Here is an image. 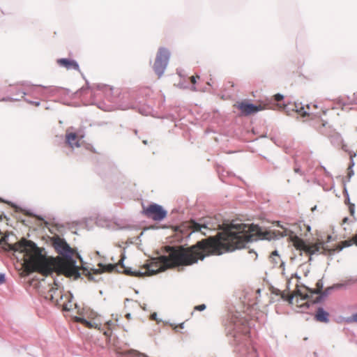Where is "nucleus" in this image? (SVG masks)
<instances>
[{"label": "nucleus", "instance_id": "1", "mask_svg": "<svg viewBox=\"0 0 357 357\" xmlns=\"http://www.w3.org/2000/svg\"><path fill=\"white\" fill-rule=\"evenodd\" d=\"M259 231L257 225L231 224L216 236L199 241L190 247L166 246L168 255H162L161 259L169 268L190 266L210 255H221L242 248L246 243L252 241Z\"/></svg>", "mask_w": 357, "mask_h": 357}, {"label": "nucleus", "instance_id": "2", "mask_svg": "<svg viewBox=\"0 0 357 357\" xmlns=\"http://www.w3.org/2000/svg\"><path fill=\"white\" fill-rule=\"evenodd\" d=\"M14 252L23 254V268L26 275L38 272L47 276L55 271L66 277L79 278V269L70 258L48 259L43 253V249L37 247L31 241L22 238L19 242L9 245Z\"/></svg>", "mask_w": 357, "mask_h": 357}, {"label": "nucleus", "instance_id": "3", "mask_svg": "<svg viewBox=\"0 0 357 357\" xmlns=\"http://www.w3.org/2000/svg\"><path fill=\"white\" fill-rule=\"evenodd\" d=\"M54 285L55 287H52L48 291L45 298L50 300L55 305L62 308L63 310H70L72 307L70 294L63 292L55 282Z\"/></svg>", "mask_w": 357, "mask_h": 357}, {"label": "nucleus", "instance_id": "4", "mask_svg": "<svg viewBox=\"0 0 357 357\" xmlns=\"http://www.w3.org/2000/svg\"><path fill=\"white\" fill-rule=\"evenodd\" d=\"M312 296L310 289L305 286H297L296 290L289 296V303L299 307H309V297Z\"/></svg>", "mask_w": 357, "mask_h": 357}, {"label": "nucleus", "instance_id": "5", "mask_svg": "<svg viewBox=\"0 0 357 357\" xmlns=\"http://www.w3.org/2000/svg\"><path fill=\"white\" fill-rule=\"evenodd\" d=\"M293 245L296 250L304 251L305 253L312 255L316 253H325L327 249L324 242H317L307 245L305 242L297 236L291 238Z\"/></svg>", "mask_w": 357, "mask_h": 357}, {"label": "nucleus", "instance_id": "6", "mask_svg": "<svg viewBox=\"0 0 357 357\" xmlns=\"http://www.w3.org/2000/svg\"><path fill=\"white\" fill-rule=\"evenodd\" d=\"M169 59V52L164 48L159 49L153 65V69L158 77L163 74Z\"/></svg>", "mask_w": 357, "mask_h": 357}, {"label": "nucleus", "instance_id": "7", "mask_svg": "<svg viewBox=\"0 0 357 357\" xmlns=\"http://www.w3.org/2000/svg\"><path fill=\"white\" fill-rule=\"evenodd\" d=\"M143 214L155 221H160L167 216V211L157 204H151L147 207L143 206Z\"/></svg>", "mask_w": 357, "mask_h": 357}, {"label": "nucleus", "instance_id": "8", "mask_svg": "<svg viewBox=\"0 0 357 357\" xmlns=\"http://www.w3.org/2000/svg\"><path fill=\"white\" fill-rule=\"evenodd\" d=\"M234 107L240 112L241 116H249L265 109L261 105H255L247 100L237 101L234 104Z\"/></svg>", "mask_w": 357, "mask_h": 357}, {"label": "nucleus", "instance_id": "9", "mask_svg": "<svg viewBox=\"0 0 357 357\" xmlns=\"http://www.w3.org/2000/svg\"><path fill=\"white\" fill-rule=\"evenodd\" d=\"M77 321L89 328H95L102 331L103 334L107 337H109L112 335V331L114 326V324L112 321H108L104 324L102 328H100L101 325L96 324L94 321H89L84 318H79Z\"/></svg>", "mask_w": 357, "mask_h": 357}, {"label": "nucleus", "instance_id": "10", "mask_svg": "<svg viewBox=\"0 0 357 357\" xmlns=\"http://www.w3.org/2000/svg\"><path fill=\"white\" fill-rule=\"evenodd\" d=\"M167 268L166 265L162 261L161 256H160L157 258V261L144 265L142 268V270L144 271L142 273H144V275H151L164 271Z\"/></svg>", "mask_w": 357, "mask_h": 357}, {"label": "nucleus", "instance_id": "11", "mask_svg": "<svg viewBox=\"0 0 357 357\" xmlns=\"http://www.w3.org/2000/svg\"><path fill=\"white\" fill-rule=\"evenodd\" d=\"M53 245L56 252L61 255L71 253L72 250L64 239L59 236H55L52 239Z\"/></svg>", "mask_w": 357, "mask_h": 357}, {"label": "nucleus", "instance_id": "12", "mask_svg": "<svg viewBox=\"0 0 357 357\" xmlns=\"http://www.w3.org/2000/svg\"><path fill=\"white\" fill-rule=\"evenodd\" d=\"M59 66L63 67L67 70H75L80 71L79 67L77 61L69 59H59L56 61Z\"/></svg>", "mask_w": 357, "mask_h": 357}, {"label": "nucleus", "instance_id": "13", "mask_svg": "<svg viewBox=\"0 0 357 357\" xmlns=\"http://www.w3.org/2000/svg\"><path fill=\"white\" fill-rule=\"evenodd\" d=\"M125 257L124 256H122L121 259H120V262H121V269H122L121 271H118V272H121L127 275H129V276H132V277H138V278H141V277H143L144 276V273H142V271L141 270H135V271H132L131 268H129V267H126L123 264V261Z\"/></svg>", "mask_w": 357, "mask_h": 357}, {"label": "nucleus", "instance_id": "14", "mask_svg": "<svg viewBox=\"0 0 357 357\" xmlns=\"http://www.w3.org/2000/svg\"><path fill=\"white\" fill-rule=\"evenodd\" d=\"M99 269H91V271L93 274H100L104 272L112 273L115 271L118 266H121V262L119 261L116 264H107L103 265L102 264H98Z\"/></svg>", "mask_w": 357, "mask_h": 357}, {"label": "nucleus", "instance_id": "15", "mask_svg": "<svg viewBox=\"0 0 357 357\" xmlns=\"http://www.w3.org/2000/svg\"><path fill=\"white\" fill-rule=\"evenodd\" d=\"M353 244L357 246V233L354 234L350 239L342 241L340 242L336 246L335 248L333 249V251H340L344 248L349 247Z\"/></svg>", "mask_w": 357, "mask_h": 357}, {"label": "nucleus", "instance_id": "16", "mask_svg": "<svg viewBox=\"0 0 357 357\" xmlns=\"http://www.w3.org/2000/svg\"><path fill=\"white\" fill-rule=\"evenodd\" d=\"M186 227L190 228L192 231H199L202 229H214L215 227L209 226L208 224H199L194 220L186 222Z\"/></svg>", "mask_w": 357, "mask_h": 357}, {"label": "nucleus", "instance_id": "17", "mask_svg": "<svg viewBox=\"0 0 357 357\" xmlns=\"http://www.w3.org/2000/svg\"><path fill=\"white\" fill-rule=\"evenodd\" d=\"M66 143L71 147H79L80 144L78 139V136L75 132H68L66 135Z\"/></svg>", "mask_w": 357, "mask_h": 357}, {"label": "nucleus", "instance_id": "18", "mask_svg": "<svg viewBox=\"0 0 357 357\" xmlns=\"http://www.w3.org/2000/svg\"><path fill=\"white\" fill-rule=\"evenodd\" d=\"M329 314L322 307H319L315 314L314 318L317 321L328 323L329 321Z\"/></svg>", "mask_w": 357, "mask_h": 357}, {"label": "nucleus", "instance_id": "19", "mask_svg": "<svg viewBox=\"0 0 357 357\" xmlns=\"http://www.w3.org/2000/svg\"><path fill=\"white\" fill-rule=\"evenodd\" d=\"M316 286H317V288L315 289L312 290L310 289V291L312 292V294H317V296L316 297V298L314 300L311 301V302H312V303H316V302L320 301L321 297V290L323 288L322 282L321 281H318L316 284Z\"/></svg>", "mask_w": 357, "mask_h": 357}, {"label": "nucleus", "instance_id": "20", "mask_svg": "<svg viewBox=\"0 0 357 357\" xmlns=\"http://www.w3.org/2000/svg\"><path fill=\"white\" fill-rule=\"evenodd\" d=\"M269 259L274 266L282 264V262L281 261L280 257L278 255V251L276 250L271 252Z\"/></svg>", "mask_w": 357, "mask_h": 357}, {"label": "nucleus", "instance_id": "21", "mask_svg": "<svg viewBox=\"0 0 357 357\" xmlns=\"http://www.w3.org/2000/svg\"><path fill=\"white\" fill-rule=\"evenodd\" d=\"M332 142L338 146H340L342 149L345 150L346 145L344 144L343 139L340 135H336L332 137Z\"/></svg>", "mask_w": 357, "mask_h": 357}, {"label": "nucleus", "instance_id": "22", "mask_svg": "<svg viewBox=\"0 0 357 357\" xmlns=\"http://www.w3.org/2000/svg\"><path fill=\"white\" fill-rule=\"evenodd\" d=\"M123 354L128 356V357H146L145 355L140 354L135 350L126 351Z\"/></svg>", "mask_w": 357, "mask_h": 357}, {"label": "nucleus", "instance_id": "23", "mask_svg": "<svg viewBox=\"0 0 357 357\" xmlns=\"http://www.w3.org/2000/svg\"><path fill=\"white\" fill-rule=\"evenodd\" d=\"M299 112L302 116H310L311 114H313V113L311 112L310 105H307V110H305L303 107L301 108Z\"/></svg>", "mask_w": 357, "mask_h": 357}, {"label": "nucleus", "instance_id": "24", "mask_svg": "<svg viewBox=\"0 0 357 357\" xmlns=\"http://www.w3.org/2000/svg\"><path fill=\"white\" fill-rule=\"evenodd\" d=\"M345 203L349 205V211L351 215L354 216L355 213V205L349 202V199L345 200Z\"/></svg>", "mask_w": 357, "mask_h": 357}, {"label": "nucleus", "instance_id": "25", "mask_svg": "<svg viewBox=\"0 0 357 357\" xmlns=\"http://www.w3.org/2000/svg\"><path fill=\"white\" fill-rule=\"evenodd\" d=\"M242 332L245 336H246L250 333V329L247 325H243Z\"/></svg>", "mask_w": 357, "mask_h": 357}, {"label": "nucleus", "instance_id": "26", "mask_svg": "<svg viewBox=\"0 0 357 357\" xmlns=\"http://www.w3.org/2000/svg\"><path fill=\"white\" fill-rule=\"evenodd\" d=\"M283 98H284V97H283V96H282V95H281V94H279V93L275 94V95L274 96V100H275V101H277V102H280V101H281V100L283 99Z\"/></svg>", "mask_w": 357, "mask_h": 357}, {"label": "nucleus", "instance_id": "27", "mask_svg": "<svg viewBox=\"0 0 357 357\" xmlns=\"http://www.w3.org/2000/svg\"><path fill=\"white\" fill-rule=\"evenodd\" d=\"M206 309V305L204 304L199 305L195 307V310L202 311Z\"/></svg>", "mask_w": 357, "mask_h": 357}, {"label": "nucleus", "instance_id": "28", "mask_svg": "<svg viewBox=\"0 0 357 357\" xmlns=\"http://www.w3.org/2000/svg\"><path fill=\"white\" fill-rule=\"evenodd\" d=\"M196 78H199V77L198 75L190 77V79L192 84H195L196 83Z\"/></svg>", "mask_w": 357, "mask_h": 357}, {"label": "nucleus", "instance_id": "29", "mask_svg": "<svg viewBox=\"0 0 357 357\" xmlns=\"http://www.w3.org/2000/svg\"><path fill=\"white\" fill-rule=\"evenodd\" d=\"M5 282L4 274L0 273V284H3Z\"/></svg>", "mask_w": 357, "mask_h": 357}, {"label": "nucleus", "instance_id": "30", "mask_svg": "<svg viewBox=\"0 0 357 357\" xmlns=\"http://www.w3.org/2000/svg\"><path fill=\"white\" fill-rule=\"evenodd\" d=\"M354 165V162L349 167L348 169L350 170V172L348 173L349 176L350 177L351 176V174H353L351 167Z\"/></svg>", "mask_w": 357, "mask_h": 357}, {"label": "nucleus", "instance_id": "31", "mask_svg": "<svg viewBox=\"0 0 357 357\" xmlns=\"http://www.w3.org/2000/svg\"><path fill=\"white\" fill-rule=\"evenodd\" d=\"M351 319L353 321L357 322V313L352 315Z\"/></svg>", "mask_w": 357, "mask_h": 357}, {"label": "nucleus", "instance_id": "32", "mask_svg": "<svg viewBox=\"0 0 357 357\" xmlns=\"http://www.w3.org/2000/svg\"><path fill=\"white\" fill-rule=\"evenodd\" d=\"M294 170L296 173L301 174V171L300 168H298V167H295Z\"/></svg>", "mask_w": 357, "mask_h": 357}, {"label": "nucleus", "instance_id": "33", "mask_svg": "<svg viewBox=\"0 0 357 357\" xmlns=\"http://www.w3.org/2000/svg\"><path fill=\"white\" fill-rule=\"evenodd\" d=\"M348 220H349L348 218H347V217L344 218L342 220V224L343 225V224L347 223L348 222Z\"/></svg>", "mask_w": 357, "mask_h": 357}, {"label": "nucleus", "instance_id": "34", "mask_svg": "<svg viewBox=\"0 0 357 357\" xmlns=\"http://www.w3.org/2000/svg\"><path fill=\"white\" fill-rule=\"evenodd\" d=\"M88 275H89V279L91 280V273L89 272Z\"/></svg>", "mask_w": 357, "mask_h": 357}, {"label": "nucleus", "instance_id": "35", "mask_svg": "<svg viewBox=\"0 0 357 357\" xmlns=\"http://www.w3.org/2000/svg\"><path fill=\"white\" fill-rule=\"evenodd\" d=\"M126 317H127V319H129L130 318V314H126Z\"/></svg>", "mask_w": 357, "mask_h": 357}, {"label": "nucleus", "instance_id": "36", "mask_svg": "<svg viewBox=\"0 0 357 357\" xmlns=\"http://www.w3.org/2000/svg\"><path fill=\"white\" fill-rule=\"evenodd\" d=\"M3 239H4L3 238L0 239V245L1 244L2 241H3Z\"/></svg>", "mask_w": 357, "mask_h": 357}, {"label": "nucleus", "instance_id": "37", "mask_svg": "<svg viewBox=\"0 0 357 357\" xmlns=\"http://www.w3.org/2000/svg\"><path fill=\"white\" fill-rule=\"evenodd\" d=\"M314 108H316L317 107V105H312Z\"/></svg>", "mask_w": 357, "mask_h": 357}, {"label": "nucleus", "instance_id": "38", "mask_svg": "<svg viewBox=\"0 0 357 357\" xmlns=\"http://www.w3.org/2000/svg\"><path fill=\"white\" fill-rule=\"evenodd\" d=\"M200 231H201V233H203V234H204V235L206 234L205 232H203V231L201 230Z\"/></svg>", "mask_w": 357, "mask_h": 357}, {"label": "nucleus", "instance_id": "39", "mask_svg": "<svg viewBox=\"0 0 357 357\" xmlns=\"http://www.w3.org/2000/svg\"><path fill=\"white\" fill-rule=\"evenodd\" d=\"M200 231H201V233H203V234H204V235L206 234L205 232H203V231L201 230Z\"/></svg>", "mask_w": 357, "mask_h": 357}]
</instances>
